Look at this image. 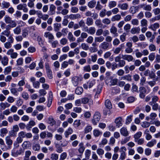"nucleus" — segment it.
I'll use <instances>...</instances> for the list:
<instances>
[{"mask_svg": "<svg viewBox=\"0 0 160 160\" xmlns=\"http://www.w3.org/2000/svg\"><path fill=\"white\" fill-rule=\"evenodd\" d=\"M101 117V114L99 112H96L93 115V118L92 119V124L95 125L97 124L100 120Z\"/></svg>", "mask_w": 160, "mask_h": 160, "instance_id": "nucleus-1", "label": "nucleus"}, {"mask_svg": "<svg viewBox=\"0 0 160 160\" xmlns=\"http://www.w3.org/2000/svg\"><path fill=\"white\" fill-rule=\"evenodd\" d=\"M96 80L94 79L89 80L87 83L83 84V87L84 88L87 89L88 87L89 88H91L96 83Z\"/></svg>", "mask_w": 160, "mask_h": 160, "instance_id": "nucleus-2", "label": "nucleus"}, {"mask_svg": "<svg viewBox=\"0 0 160 160\" xmlns=\"http://www.w3.org/2000/svg\"><path fill=\"white\" fill-rule=\"evenodd\" d=\"M127 151L126 148L124 146L120 148L119 152H120V155L119 159L121 160H124L126 158V152Z\"/></svg>", "mask_w": 160, "mask_h": 160, "instance_id": "nucleus-3", "label": "nucleus"}, {"mask_svg": "<svg viewBox=\"0 0 160 160\" xmlns=\"http://www.w3.org/2000/svg\"><path fill=\"white\" fill-rule=\"evenodd\" d=\"M23 152L22 149L20 148L18 150H17L16 148H13L12 150V155L14 157H17L19 155H21Z\"/></svg>", "mask_w": 160, "mask_h": 160, "instance_id": "nucleus-4", "label": "nucleus"}, {"mask_svg": "<svg viewBox=\"0 0 160 160\" xmlns=\"http://www.w3.org/2000/svg\"><path fill=\"white\" fill-rule=\"evenodd\" d=\"M71 82L73 86L76 87L79 84V78L77 76H73L71 78Z\"/></svg>", "mask_w": 160, "mask_h": 160, "instance_id": "nucleus-5", "label": "nucleus"}, {"mask_svg": "<svg viewBox=\"0 0 160 160\" xmlns=\"http://www.w3.org/2000/svg\"><path fill=\"white\" fill-rule=\"evenodd\" d=\"M122 57L123 59L127 61L128 62H133L134 60L133 57L131 55L122 54Z\"/></svg>", "mask_w": 160, "mask_h": 160, "instance_id": "nucleus-6", "label": "nucleus"}, {"mask_svg": "<svg viewBox=\"0 0 160 160\" xmlns=\"http://www.w3.org/2000/svg\"><path fill=\"white\" fill-rule=\"evenodd\" d=\"M81 102L84 104H86L88 103H89L90 104H92V101L90 98V95H89L88 98L85 97L82 98Z\"/></svg>", "mask_w": 160, "mask_h": 160, "instance_id": "nucleus-7", "label": "nucleus"}, {"mask_svg": "<svg viewBox=\"0 0 160 160\" xmlns=\"http://www.w3.org/2000/svg\"><path fill=\"white\" fill-rule=\"evenodd\" d=\"M127 47L126 48L125 51L127 53H129L132 52L133 49L132 48V43L131 42H128L126 44Z\"/></svg>", "mask_w": 160, "mask_h": 160, "instance_id": "nucleus-8", "label": "nucleus"}, {"mask_svg": "<svg viewBox=\"0 0 160 160\" xmlns=\"http://www.w3.org/2000/svg\"><path fill=\"white\" fill-rule=\"evenodd\" d=\"M109 47V43L106 42H103L99 46V47L105 50L108 49Z\"/></svg>", "mask_w": 160, "mask_h": 160, "instance_id": "nucleus-9", "label": "nucleus"}, {"mask_svg": "<svg viewBox=\"0 0 160 160\" xmlns=\"http://www.w3.org/2000/svg\"><path fill=\"white\" fill-rule=\"evenodd\" d=\"M120 132L122 135L125 137H127L129 135V132L125 127L122 128L120 130Z\"/></svg>", "mask_w": 160, "mask_h": 160, "instance_id": "nucleus-10", "label": "nucleus"}, {"mask_svg": "<svg viewBox=\"0 0 160 160\" xmlns=\"http://www.w3.org/2000/svg\"><path fill=\"white\" fill-rule=\"evenodd\" d=\"M55 146L56 148V151L59 153H61L63 152V150L62 146L59 143H55Z\"/></svg>", "mask_w": 160, "mask_h": 160, "instance_id": "nucleus-11", "label": "nucleus"}, {"mask_svg": "<svg viewBox=\"0 0 160 160\" xmlns=\"http://www.w3.org/2000/svg\"><path fill=\"white\" fill-rule=\"evenodd\" d=\"M122 118L121 117H118L115 119V122L118 127L119 128L122 125Z\"/></svg>", "mask_w": 160, "mask_h": 160, "instance_id": "nucleus-12", "label": "nucleus"}, {"mask_svg": "<svg viewBox=\"0 0 160 160\" xmlns=\"http://www.w3.org/2000/svg\"><path fill=\"white\" fill-rule=\"evenodd\" d=\"M2 64L4 66L8 65V58L7 56H5L3 58H1V59Z\"/></svg>", "mask_w": 160, "mask_h": 160, "instance_id": "nucleus-13", "label": "nucleus"}, {"mask_svg": "<svg viewBox=\"0 0 160 160\" xmlns=\"http://www.w3.org/2000/svg\"><path fill=\"white\" fill-rule=\"evenodd\" d=\"M10 106V104L7 102L0 103V107L2 110H4L6 108H9Z\"/></svg>", "mask_w": 160, "mask_h": 160, "instance_id": "nucleus-14", "label": "nucleus"}, {"mask_svg": "<svg viewBox=\"0 0 160 160\" xmlns=\"http://www.w3.org/2000/svg\"><path fill=\"white\" fill-rule=\"evenodd\" d=\"M30 145L31 143L29 141H25L23 142L22 145V147L24 149H28L30 147Z\"/></svg>", "mask_w": 160, "mask_h": 160, "instance_id": "nucleus-15", "label": "nucleus"}, {"mask_svg": "<svg viewBox=\"0 0 160 160\" xmlns=\"http://www.w3.org/2000/svg\"><path fill=\"white\" fill-rule=\"evenodd\" d=\"M5 140L6 143L8 145V147H9L11 146L13 143L12 140L10 138V136H7L6 137Z\"/></svg>", "mask_w": 160, "mask_h": 160, "instance_id": "nucleus-16", "label": "nucleus"}, {"mask_svg": "<svg viewBox=\"0 0 160 160\" xmlns=\"http://www.w3.org/2000/svg\"><path fill=\"white\" fill-rule=\"evenodd\" d=\"M140 29L139 27H135L133 28L131 30V33L132 34L139 33Z\"/></svg>", "mask_w": 160, "mask_h": 160, "instance_id": "nucleus-17", "label": "nucleus"}, {"mask_svg": "<svg viewBox=\"0 0 160 160\" xmlns=\"http://www.w3.org/2000/svg\"><path fill=\"white\" fill-rule=\"evenodd\" d=\"M44 36L46 38H48L49 40H51L54 39V37L53 35L49 32H45Z\"/></svg>", "mask_w": 160, "mask_h": 160, "instance_id": "nucleus-18", "label": "nucleus"}, {"mask_svg": "<svg viewBox=\"0 0 160 160\" xmlns=\"http://www.w3.org/2000/svg\"><path fill=\"white\" fill-rule=\"evenodd\" d=\"M105 107L108 109H110L112 108V105L110 100L107 99L105 102Z\"/></svg>", "mask_w": 160, "mask_h": 160, "instance_id": "nucleus-19", "label": "nucleus"}, {"mask_svg": "<svg viewBox=\"0 0 160 160\" xmlns=\"http://www.w3.org/2000/svg\"><path fill=\"white\" fill-rule=\"evenodd\" d=\"M73 131L72 129L70 127L68 128V130L65 131L64 135L66 138H68L69 135L72 133Z\"/></svg>", "mask_w": 160, "mask_h": 160, "instance_id": "nucleus-20", "label": "nucleus"}, {"mask_svg": "<svg viewBox=\"0 0 160 160\" xmlns=\"http://www.w3.org/2000/svg\"><path fill=\"white\" fill-rule=\"evenodd\" d=\"M32 154L30 150L25 151V156L24 157V160H29V158Z\"/></svg>", "mask_w": 160, "mask_h": 160, "instance_id": "nucleus-21", "label": "nucleus"}, {"mask_svg": "<svg viewBox=\"0 0 160 160\" xmlns=\"http://www.w3.org/2000/svg\"><path fill=\"white\" fill-rule=\"evenodd\" d=\"M159 27V24L157 23H155L154 24L151 25L149 27V28L152 29L153 31H155Z\"/></svg>", "mask_w": 160, "mask_h": 160, "instance_id": "nucleus-22", "label": "nucleus"}, {"mask_svg": "<svg viewBox=\"0 0 160 160\" xmlns=\"http://www.w3.org/2000/svg\"><path fill=\"white\" fill-rule=\"evenodd\" d=\"M27 5L26 4H20L17 6V8L19 10H25L26 9Z\"/></svg>", "mask_w": 160, "mask_h": 160, "instance_id": "nucleus-23", "label": "nucleus"}, {"mask_svg": "<svg viewBox=\"0 0 160 160\" xmlns=\"http://www.w3.org/2000/svg\"><path fill=\"white\" fill-rule=\"evenodd\" d=\"M156 142L157 141L156 140L152 139L151 141L148 142L146 144V146L148 147H152L155 144Z\"/></svg>", "mask_w": 160, "mask_h": 160, "instance_id": "nucleus-24", "label": "nucleus"}, {"mask_svg": "<svg viewBox=\"0 0 160 160\" xmlns=\"http://www.w3.org/2000/svg\"><path fill=\"white\" fill-rule=\"evenodd\" d=\"M83 92V88L81 87H78L75 90V92L78 95H81Z\"/></svg>", "mask_w": 160, "mask_h": 160, "instance_id": "nucleus-25", "label": "nucleus"}, {"mask_svg": "<svg viewBox=\"0 0 160 160\" xmlns=\"http://www.w3.org/2000/svg\"><path fill=\"white\" fill-rule=\"evenodd\" d=\"M104 39V37L102 36L96 37L94 38L95 42H102Z\"/></svg>", "mask_w": 160, "mask_h": 160, "instance_id": "nucleus-26", "label": "nucleus"}, {"mask_svg": "<svg viewBox=\"0 0 160 160\" xmlns=\"http://www.w3.org/2000/svg\"><path fill=\"white\" fill-rule=\"evenodd\" d=\"M86 15L87 16H91L94 19H95L96 18H97L98 16L97 13H92L90 11H88L86 13Z\"/></svg>", "mask_w": 160, "mask_h": 160, "instance_id": "nucleus-27", "label": "nucleus"}, {"mask_svg": "<svg viewBox=\"0 0 160 160\" xmlns=\"http://www.w3.org/2000/svg\"><path fill=\"white\" fill-rule=\"evenodd\" d=\"M68 38L70 42H74L76 40V38L74 37L71 32H69L68 36Z\"/></svg>", "mask_w": 160, "mask_h": 160, "instance_id": "nucleus-28", "label": "nucleus"}, {"mask_svg": "<svg viewBox=\"0 0 160 160\" xmlns=\"http://www.w3.org/2000/svg\"><path fill=\"white\" fill-rule=\"evenodd\" d=\"M53 27L54 30L56 32H57L59 31L60 28H61V24L56 23L54 24Z\"/></svg>", "mask_w": 160, "mask_h": 160, "instance_id": "nucleus-29", "label": "nucleus"}, {"mask_svg": "<svg viewBox=\"0 0 160 160\" xmlns=\"http://www.w3.org/2000/svg\"><path fill=\"white\" fill-rule=\"evenodd\" d=\"M21 96L25 100H27L29 98L28 93L25 91L23 92H22Z\"/></svg>", "mask_w": 160, "mask_h": 160, "instance_id": "nucleus-30", "label": "nucleus"}, {"mask_svg": "<svg viewBox=\"0 0 160 160\" xmlns=\"http://www.w3.org/2000/svg\"><path fill=\"white\" fill-rule=\"evenodd\" d=\"M79 148L78 149V151L79 153H82L85 150V148L83 146V143L81 142L79 144Z\"/></svg>", "mask_w": 160, "mask_h": 160, "instance_id": "nucleus-31", "label": "nucleus"}, {"mask_svg": "<svg viewBox=\"0 0 160 160\" xmlns=\"http://www.w3.org/2000/svg\"><path fill=\"white\" fill-rule=\"evenodd\" d=\"M13 32L16 34H19L21 32V30L20 26H18L13 30Z\"/></svg>", "mask_w": 160, "mask_h": 160, "instance_id": "nucleus-32", "label": "nucleus"}, {"mask_svg": "<svg viewBox=\"0 0 160 160\" xmlns=\"http://www.w3.org/2000/svg\"><path fill=\"white\" fill-rule=\"evenodd\" d=\"M96 32V29L94 27H91L88 28V33L90 34H94Z\"/></svg>", "mask_w": 160, "mask_h": 160, "instance_id": "nucleus-33", "label": "nucleus"}, {"mask_svg": "<svg viewBox=\"0 0 160 160\" xmlns=\"http://www.w3.org/2000/svg\"><path fill=\"white\" fill-rule=\"evenodd\" d=\"M158 99L159 98L157 96H153L152 99V101L149 102V105H152V103H156V102L158 101Z\"/></svg>", "mask_w": 160, "mask_h": 160, "instance_id": "nucleus-34", "label": "nucleus"}, {"mask_svg": "<svg viewBox=\"0 0 160 160\" xmlns=\"http://www.w3.org/2000/svg\"><path fill=\"white\" fill-rule=\"evenodd\" d=\"M92 129V127L89 125H88L84 128V133H87L91 132Z\"/></svg>", "mask_w": 160, "mask_h": 160, "instance_id": "nucleus-35", "label": "nucleus"}, {"mask_svg": "<svg viewBox=\"0 0 160 160\" xmlns=\"http://www.w3.org/2000/svg\"><path fill=\"white\" fill-rule=\"evenodd\" d=\"M32 149L35 151H39L40 149V146L39 144H35L32 147Z\"/></svg>", "mask_w": 160, "mask_h": 160, "instance_id": "nucleus-36", "label": "nucleus"}, {"mask_svg": "<svg viewBox=\"0 0 160 160\" xmlns=\"http://www.w3.org/2000/svg\"><path fill=\"white\" fill-rule=\"evenodd\" d=\"M142 132H138L135 134L134 136V141L139 139L141 136Z\"/></svg>", "mask_w": 160, "mask_h": 160, "instance_id": "nucleus-37", "label": "nucleus"}, {"mask_svg": "<svg viewBox=\"0 0 160 160\" xmlns=\"http://www.w3.org/2000/svg\"><path fill=\"white\" fill-rule=\"evenodd\" d=\"M17 90V88H12L10 90L11 93L16 96H18L19 94Z\"/></svg>", "mask_w": 160, "mask_h": 160, "instance_id": "nucleus-38", "label": "nucleus"}, {"mask_svg": "<svg viewBox=\"0 0 160 160\" xmlns=\"http://www.w3.org/2000/svg\"><path fill=\"white\" fill-rule=\"evenodd\" d=\"M110 31L111 33L114 35H117V28L114 26H112L110 29Z\"/></svg>", "mask_w": 160, "mask_h": 160, "instance_id": "nucleus-39", "label": "nucleus"}, {"mask_svg": "<svg viewBox=\"0 0 160 160\" xmlns=\"http://www.w3.org/2000/svg\"><path fill=\"white\" fill-rule=\"evenodd\" d=\"M96 2L94 0H92L89 2L88 3V6L90 8H92L95 7Z\"/></svg>", "mask_w": 160, "mask_h": 160, "instance_id": "nucleus-40", "label": "nucleus"}, {"mask_svg": "<svg viewBox=\"0 0 160 160\" xmlns=\"http://www.w3.org/2000/svg\"><path fill=\"white\" fill-rule=\"evenodd\" d=\"M118 7L120 8L121 9L126 10L128 9V5L127 3H124L122 4H119Z\"/></svg>", "mask_w": 160, "mask_h": 160, "instance_id": "nucleus-41", "label": "nucleus"}, {"mask_svg": "<svg viewBox=\"0 0 160 160\" xmlns=\"http://www.w3.org/2000/svg\"><path fill=\"white\" fill-rule=\"evenodd\" d=\"M121 79L123 80H126L128 81L132 80L131 76L129 74L124 76L121 78Z\"/></svg>", "mask_w": 160, "mask_h": 160, "instance_id": "nucleus-42", "label": "nucleus"}, {"mask_svg": "<svg viewBox=\"0 0 160 160\" xmlns=\"http://www.w3.org/2000/svg\"><path fill=\"white\" fill-rule=\"evenodd\" d=\"M150 124L149 122L147 121H144L142 123L141 125L142 128H147L150 126Z\"/></svg>", "mask_w": 160, "mask_h": 160, "instance_id": "nucleus-43", "label": "nucleus"}, {"mask_svg": "<svg viewBox=\"0 0 160 160\" xmlns=\"http://www.w3.org/2000/svg\"><path fill=\"white\" fill-rule=\"evenodd\" d=\"M22 141L23 139L18 136V137L16 139V141L14 143V145H17V144L20 143L22 142Z\"/></svg>", "mask_w": 160, "mask_h": 160, "instance_id": "nucleus-44", "label": "nucleus"}, {"mask_svg": "<svg viewBox=\"0 0 160 160\" xmlns=\"http://www.w3.org/2000/svg\"><path fill=\"white\" fill-rule=\"evenodd\" d=\"M49 43H51L52 46L53 48H55L58 44V42L57 40H55L52 42V40H49Z\"/></svg>", "mask_w": 160, "mask_h": 160, "instance_id": "nucleus-45", "label": "nucleus"}, {"mask_svg": "<svg viewBox=\"0 0 160 160\" xmlns=\"http://www.w3.org/2000/svg\"><path fill=\"white\" fill-rule=\"evenodd\" d=\"M12 69V67L8 66L5 68L4 70V73L5 75L8 74L11 72Z\"/></svg>", "mask_w": 160, "mask_h": 160, "instance_id": "nucleus-46", "label": "nucleus"}, {"mask_svg": "<svg viewBox=\"0 0 160 160\" xmlns=\"http://www.w3.org/2000/svg\"><path fill=\"white\" fill-rule=\"evenodd\" d=\"M48 120L49 123L52 126H53L56 123V121L52 117H50L48 118Z\"/></svg>", "mask_w": 160, "mask_h": 160, "instance_id": "nucleus-47", "label": "nucleus"}, {"mask_svg": "<svg viewBox=\"0 0 160 160\" xmlns=\"http://www.w3.org/2000/svg\"><path fill=\"white\" fill-rule=\"evenodd\" d=\"M81 47L82 49L86 51L88 50L89 48L88 45L85 43H82Z\"/></svg>", "mask_w": 160, "mask_h": 160, "instance_id": "nucleus-48", "label": "nucleus"}, {"mask_svg": "<svg viewBox=\"0 0 160 160\" xmlns=\"http://www.w3.org/2000/svg\"><path fill=\"white\" fill-rule=\"evenodd\" d=\"M121 16L118 14L113 17L112 18L111 20L112 21H119L121 19Z\"/></svg>", "mask_w": 160, "mask_h": 160, "instance_id": "nucleus-49", "label": "nucleus"}, {"mask_svg": "<svg viewBox=\"0 0 160 160\" xmlns=\"http://www.w3.org/2000/svg\"><path fill=\"white\" fill-rule=\"evenodd\" d=\"M1 134L0 136H2V134L5 135L8 132V130L7 129L5 128H3L0 129V130Z\"/></svg>", "mask_w": 160, "mask_h": 160, "instance_id": "nucleus-50", "label": "nucleus"}, {"mask_svg": "<svg viewBox=\"0 0 160 160\" xmlns=\"http://www.w3.org/2000/svg\"><path fill=\"white\" fill-rule=\"evenodd\" d=\"M141 27L147 26L148 21L145 19H143L141 21Z\"/></svg>", "mask_w": 160, "mask_h": 160, "instance_id": "nucleus-51", "label": "nucleus"}, {"mask_svg": "<svg viewBox=\"0 0 160 160\" xmlns=\"http://www.w3.org/2000/svg\"><path fill=\"white\" fill-rule=\"evenodd\" d=\"M58 158V155L56 153H52L51 154V159L52 160H57Z\"/></svg>", "mask_w": 160, "mask_h": 160, "instance_id": "nucleus-52", "label": "nucleus"}, {"mask_svg": "<svg viewBox=\"0 0 160 160\" xmlns=\"http://www.w3.org/2000/svg\"><path fill=\"white\" fill-rule=\"evenodd\" d=\"M135 52L136 56L137 58H140L141 57L142 55V53L141 52H139L138 49H136L135 50Z\"/></svg>", "mask_w": 160, "mask_h": 160, "instance_id": "nucleus-53", "label": "nucleus"}, {"mask_svg": "<svg viewBox=\"0 0 160 160\" xmlns=\"http://www.w3.org/2000/svg\"><path fill=\"white\" fill-rule=\"evenodd\" d=\"M116 5V2L114 1H110L108 3V7L111 8L115 7Z\"/></svg>", "mask_w": 160, "mask_h": 160, "instance_id": "nucleus-54", "label": "nucleus"}, {"mask_svg": "<svg viewBox=\"0 0 160 160\" xmlns=\"http://www.w3.org/2000/svg\"><path fill=\"white\" fill-rule=\"evenodd\" d=\"M132 115H130L127 117L126 119V124H129L132 121Z\"/></svg>", "mask_w": 160, "mask_h": 160, "instance_id": "nucleus-55", "label": "nucleus"}, {"mask_svg": "<svg viewBox=\"0 0 160 160\" xmlns=\"http://www.w3.org/2000/svg\"><path fill=\"white\" fill-rule=\"evenodd\" d=\"M61 144L60 145H61V146L63 147H65L68 144V142L67 141L66 139H63L62 141H60Z\"/></svg>", "mask_w": 160, "mask_h": 160, "instance_id": "nucleus-56", "label": "nucleus"}, {"mask_svg": "<svg viewBox=\"0 0 160 160\" xmlns=\"http://www.w3.org/2000/svg\"><path fill=\"white\" fill-rule=\"evenodd\" d=\"M86 23L88 26H90L92 25L93 23L92 19L89 18H88L87 20Z\"/></svg>", "mask_w": 160, "mask_h": 160, "instance_id": "nucleus-57", "label": "nucleus"}, {"mask_svg": "<svg viewBox=\"0 0 160 160\" xmlns=\"http://www.w3.org/2000/svg\"><path fill=\"white\" fill-rule=\"evenodd\" d=\"M91 153V151L89 150H86L85 152V155L86 158L87 159H88L89 158V157L90 156Z\"/></svg>", "mask_w": 160, "mask_h": 160, "instance_id": "nucleus-58", "label": "nucleus"}, {"mask_svg": "<svg viewBox=\"0 0 160 160\" xmlns=\"http://www.w3.org/2000/svg\"><path fill=\"white\" fill-rule=\"evenodd\" d=\"M11 32L9 30H5L2 32L1 34L2 35H3L4 36H5L7 37H8L9 36V35L10 34Z\"/></svg>", "mask_w": 160, "mask_h": 160, "instance_id": "nucleus-59", "label": "nucleus"}, {"mask_svg": "<svg viewBox=\"0 0 160 160\" xmlns=\"http://www.w3.org/2000/svg\"><path fill=\"white\" fill-rule=\"evenodd\" d=\"M155 58V54L154 53L152 52L148 56V58L150 61H153Z\"/></svg>", "mask_w": 160, "mask_h": 160, "instance_id": "nucleus-60", "label": "nucleus"}, {"mask_svg": "<svg viewBox=\"0 0 160 160\" xmlns=\"http://www.w3.org/2000/svg\"><path fill=\"white\" fill-rule=\"evenodd\" d=\"M101 134L102 132L98 130L95 129L93 131V135L95 137H98Z\"/></svg>", "mask_w": 160, "mask_h": 160, "instance_id": "nucleus-61", "label": "nucleus"}, {"mask_svg": "<svg viewBox=\"0 0 160 160\" xmlns=\"http://www.w3.org/2000/svg\"><path fill=\"white\" fill-rule=\"evenodd\" d=\"M104 150L101 148H98L97 150V152L99 155H102L104 154Z\"/></svg>", "mask_w": 160, "mask_h": 160, "instance_id": "nucleus-62", "label": "nucleus"}, {"mask_svg": "<svg viewBox=\"0 0 160 160\" xmlns=\"http://www.w3.org/2000/svg\"><path fill=\"white\" fill-rule=\"evenodd\" d=\"M2 6L3 8H7L10 6V4L8 2L3 1L2 2Z\"/></svg>", "mask_w": 160, "mask_h": 160, "instance_id": "nucleus-63", "label": "nucleus"}, {"mask_svg": "<svg viewBox=\"0 0 160 160\" xmlns=\"http://www.w3.org/2000/svg\"><path fill=\"white\" fill-rule=\"evenodd\" d=\"M83 70L86 72H90L91 71V68L89 65L85 66L83 67Z\"/></svg>", "mask_w": 160, "mask_h": 160, "instance_id": "nucleus-64", "label": "nucleus"}]
</instances>
